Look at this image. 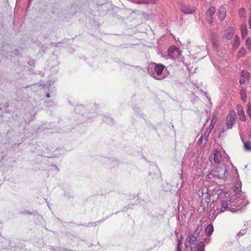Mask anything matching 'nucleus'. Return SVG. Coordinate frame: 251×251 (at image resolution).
Returning <instances> with one entry per match:
<instances>
[{
  "label": "nucleus",
  "mask_w": 251,
  "mask_h": 251,
  "mask_svg": "<svg viewBox=\"0 0 251 251\" xmlns=\"http://www.w3.org/2000/svg\"><path fill=\"white\" fill-rule=\"evenodd\" d=\"M246 44L248 49L251 50V39L249 37L247 38L246 40Z\"/></svg>",
  "instance_id": "22"
},
{
  "label": "nucleus",
  "mask_w": 251,
  "mask_h": 251,
  "mask_svg": "<svg viewBox=\"0 0 251 251\" xmlns=\"http://www.w3.org/2000/svg\"><path fill=\"white\" fill-rule=\"evenodd\" d=\"M241 182L237 181L232 192L226 194V200L221 201V212H224L227 209L231 211H236L248 204L245 195L241 191Z\"/></svg>",
  "instance_id": "1"
},
{
  "label": "nucleus",
  "mask_w": 251,
  "mask_h": 251,
  "mask_svg": "<svg viewBox=\"0 0 251 251\" xmlns=\"http://www.w3.org/2000/svg\"><path fill=\"white\" fill-rule=\"evenodd\" d=\"M176 51H178L177 49L175 46H171L168 50V56L171 59H174L173 53Z\"/></svg>",
  "instance_id": "13"
},
{
  "label": "nucleus",
  "mask_w": 251,
  "mask_h": 251,
  "mask_svg": "<svg viewBox=\"0 0 251 251\" xmlns=\"http://www.w3.org/2000/svg\"><path fill=\"white\" fill-rule=\"evenodd\" d=\"M216 12V8L214 6L209 7V9L206 12L207 17L212 16Z\"/></svg>",
  "instance_id": "15"
},
{
  "label": "nucleus",
  "mask_w": 251,
  "mask_h": 251,
  "mask_svg": "<svg viewBox=\"0 0 251 251\" xmlns=\"http://www.w3.org/2000/svg\"><path fill=\"white\" fill-rule=\"evenodd\" d=\"M244 147L246 151H249L251 150V148L249 147V144L248 143H244Z\"/></svg>",
  "instance_id": "26"
},
{
  "label": "nucleus",
  "mask_w": 251,
  "mask_h": 251,
  "mask_svg": "<svg viewBox=\"0 0 251 251\" xmlns=\"http://www.w3.org/2000/svg\"><path fill=\"white\" fill-rule=\"evenodd\" d=\"M201 230V228L199 226H198L197 228L196 229V232L199 234Z\"/></svg>",
  "instance_id": "29"
},
{
  "label": "nucleus",
  "mask_w": 251,
  "mask_h": 251,
  "mask_svg": "<svg viewBox=\"0 0 251 251\" xmlns=\"http://www.w3.org/2000/svg\"><path fill=\"white\" fill-rule=\"evenodd\" d=\"M210 240H211L210 237H208V238H205L204 241L206 244H208L210 242Z\"/></svg>",
  "instance_id": "30"
},
{
  "label": "nucleus",
  "mask_w": 251,
  "mask_h": 251,
  "mask_svg": "<svg viewBox=\"0 0 251 251\" xmlns=\"http://www.w3.org/2000/svg\"><path fill=\"white\" fill-rule=\"evenodd\" d=\"M239 82L241 84H244L246 82V79L244 78H242L239 81Z\"/></svg>",
  "instance_id": "32"
},
{
  "label": "nucleus",
  "mask_w": 251,
  "mask_h": 251,
  "mask_svg": "<svg viewBox=\"0 0 251 251\" xmlns=\"http://www.w3.org/2000/svg\"><path fill=\"white\" fill-rule=\"evenodd\" d=\"M242 251H247V250H245V249H243V250H242Z\"/></svg>",
  "instance_id": "35"
},
{
  "label": "nucleus",
  "mask_w": 251,
  "mask_h": 251,
  "mask_svg": "<svg viewBox=\"0 0 251 251\" xmlns=\"http://www.w3.org/2000/svg\"><path fill=\"white\" fill-rule=\"evenodd\" d=\"M180 241H178V244H177V248H176V251H181V250H180Z\"/></svg>",
  "instance_id": "31"
},
{
  "label": "nucleus",
  "mask_w": 251,
  "mask_h": 251,
  "mask_svg": "<svg viewBox=\"0 0 251 251\" xmlns=\"http://www.w3.org/2000/svg\"><path fill=\"white\" fill-rule=\"evenodd\" d=\"M217 119H218V117L217 116V113H214L213 117L212 118V120L211 121V123H210V126H212V128H213V125L216 123Z\"/></svg>",
  "instance_id": "20"
},
{
  "label": "nucleus",
  "mask_w": 251,
  "mask_h": 251,
  "mask_svg": "<svg viewBox=\"0 0 251 251\" xmlns=\"http://www.w3.org/2000/svg\"><path fill=\"white\" fill-rule=\"evenodd\" d=\"M240 45V38L238 36L235 38L234 43L233 44V49L236 50Z\"/></svg>",
  "instance_id": "17"
},
{
  "label": "nucleus",
  "mask_w": 251,
  "mask_h": 251,
  "mask_svg": "<svg viewBox=\"0 0 251 251\" xmlns=\"http://www.w3.org/2000/svg\"><path fill=\"white\" fill-rule=\"evenodd\" d=\"M237 113L240 120L242 121H245L246 120V116L244 114L243 107L240 105H237Z\"/></svg>",
  "instance_id": "10"
},
{
  "label": "nucleus",
  "mask_w": 251,
  "mask_h": 251,
  "mask_svg": "<svg viewBox=\"0 0 251 251\" xmlns=\"http://www.w3.org/2000/svg\"><path fill=\"white\" fill-rule=\"evenodd\" d=\"M210 132L211 129L210 128H207L205 129L204 133L201 136L198 142V144L199 145H204L205 144L208 139Z\"/></svg>",
  "instance_id": "6"
},
{
  "label": "nucleus",
  "mask_w": 251,
  "mask_h": 251,
  "mask_svg": "<svg viewBox=\"0 0 251 251\" xmlns=\"http://www.w3.org/2000/svg\"><path fill=\"white\" fill-rule=\"evenodd\" d=\"M249 76L250 74L248 72L246 71H242L241 73V76L243 77V78L245 79H249Z\"/></svg>",
  "instance_id": "21"
},
{
  "label": "nucleus",
  "mask_w": 251,
  "mask_h": 251,
  "mask_svg": "<svg viewBox=\"0 0 251 251\" xmlns=\"http://www.w3.org/2000/svg\"><path fill=\"white\" fill-rule=\"evenodd\" d=\"M218 13L220 19L223 20L226 16V8L225 6L223 5L220 7L218 11Z\"/></svg>",
  "instance_id": "12"
},
{
  "label": "nucleus",
  "mask_w": 251,
  "mask_h": 251,
  "mask_svg": "<svg viewBox=\"0 0 251 251\" xmlns=\"http://www.w3.org/2000/svg\"><path fill=\"white\" fill-rule=\"evenodd\" d=\"M245 10L244 8H241L239 10V14L240 18L244 17Z\"/></svg>",
  "instance_id": "24"
},
{
  "label": "nucleus",
  "mask_w": 251,
  "mask_h": 251,
  "mask_svg": "<svg viewBox=\"0 0 251 251\" xmlns=\"http://www.w3.org/2000/svg\"><path fill=\"white\" fill-rule=\"evenodd\" d=\"M228 175L226 166L224 164L218 165L214 170H211L207 175V178L211 180L212 178H218L225 179Z\"/></svg>",
  "instance_id": "2"
},
{
  "label": "nucleus",
  "mask_w": 251,
  "mask_h": 251,
  "mask_svg": "<svg viewBox=\"0 0 251 251\" xmlns=\"http://www.w3.org/2000/svg\"><path fill=\"white\" fill-rule=\"evenodd\" d=\"M240 95L241 100L243 101H246V100H247V94H246V91L244 89H242L240 90Z\"/></svg>",
  "instance_id": "18"
},
{
  "label": "nucleus",
  "mask_w": 251,
  "mask_h": 251,
  "mask_svg": "<svg viewBox=\"0 0 251 251\" xmlns=\"http://www.w3.org/2000/svg\"><path fill=\"white\" fill-rule=\"evenodd\" d=\"M199 195L201 197L202 199L206 201V199H209L210 194L207 187H203L199 191Z\"/></svg>",
  "instance_id": "8"
},
{
  "label": "nucleus",
  "mask_w": 251,
  "mask_h": 251,
  "mask_svg": "<svg viewBox=\"0 0 251 251\" xmlns=\"http://www.w3.org/2000/svg\"><path fill=\"white\" fill-rule=\"evenodd\" d=\"M154 64L155 65V67L154 68V73L152 75V76L156 79H160L161 78L157 77L154 75V74L156 73L158 76L160 75L164 70L165 66L161 64H157L154 63Z\"/></svg>",
  "instance_id": "7"
},
{
  "label": "nucleus",
  "mask_w": 251,
  "mask_h": 251,
  "mask_svg": "<svg viewBox=\"0 0 251 251\" xmlns=\"http://www.w3.org/2000/svg\"><path fill=\"white\" fill-rule=\"evenodd\" d=\"M214 155V160L215 163H217L218 165H220L221 164H224L222 162L223 158L221 153L218 151H215L213 153Z\"/></svg>",
  "instance_id": "9"
},
{
  "label": "nucleus",
  "mask_w": 251,
  "mask_h": 251,
  "mask_svg": "<svg viewBox=\"0 0 251 251\" xmlns=\"http://www.w3.org/2000/svg\"><path fill=\"white\" fill-rule=\"evenodd\" d=\"M196 236L194 235H189L185 242V246L186 248H192L193 245H196L197 251H205V245L201 241L196 244Z\"/></svg>",
  "instance_id": "3"
},
{
  "label": "nucleus",
  "mask_w": 251,
  "mask_h": 251,
  "mask_svg": "<svg viewBox=\"0 0 251 251\" xmlns=\"http://www.w3.org/2000/svg\"><path fill=\"white\" fill-rule=\"evenodd\" d=\"M207 21L208 23L212 24L213 22V18L212 16H208L207 18Z\"/></svg>",
  "instance_id": "28"
},
{
  "label": "nucleus",
  "mask_w": 251,
  "mask_h": 251,
  "mask_svg": "<svg viewBox=\"0 0 251 251\" xmlns=\"http://www.w3.org/2000/svg\"><path fill=\"white\" fill-rule=\"evenodd\" d=\"M146 4H154L156 3L155 0H146Z\"/></svg>",
  "instance_id": "25"
},
{
  "label": "nucleus",
  "mask_w": 251,
  "mask_h": 251,
  "mask_svg": "<svg viewBox=\"0 0 251 251\" xmlns=\"http://www.w3.org/2000/svg\"><path fill=\"white\" fill-rule=\"evenodd\" d=\"M246 50L244 48H242L238 51L237 53V57L240 58L245 55L246 54Z\"/></svg>",
  "instance_id": "19"
},
{
  "label": "nucleus",
  "mask_w": 251,
  "mask_h": 251,
  "mask_svg": "<svg viewBox=\"0 0 251 251\" xmlns=\"http://www.w3.org/2000/svg\"><path fill=\"white\" fill-rule=\"evenodd\" d=\"M180 10L185 14H192L195 11L196 8L189 3H184L181 5Z\"/></svg>",
  "instance_id": "5"
},
{
  "label": "nucleus",
  "mask_w": 251,
  "mask_h": 251,
  "mask_svg": "<svg viewBox=\"0 0 251 251\" xmlns=\"http://www.w3.org/2000/svg\"><path fill=\"white\" fill-rule=\"evenodd\" d=\"M234 32V30L232 27H228L225 31V36L226 38L227 39H231Z\"/></svg>",
  "instance_id": "11"
},
{
  "label": "nucleus",
  "mask_w": 251,
  "mask_h": 251,
  "mask_svg": "<svg viewBox=\"0 0 251 251\" xmlns=\"http://www.w3.org/2000/svg\"><path fill=\"white\" fill-rule=\"evenodd\" d=\"M47 97L48 98H50V94H47Z\"/></svg>",
  "instance_id": "34"
},
{
  "label": "nucleus",
  "mask_w": 251,
  "mask_h": 251,
  "mask_svg": "<svg viewBox=\"0 0 251 251\" xmlns=\"http://www.w3.org/2000/svg\"><path fill=\"white\" fill-rule=\"evenodd\" d=\"M248 108H247V114L250 118L251 119V104L249 103L248 104Z\"/></svg>",
  "instance_id": "23"
},
{
  "label": "nucleus",
  "mask_w": 251,
  "mask_h": 251,
  "mask_svg": "<svg viewBox=\"0 0 251 251\" xmlns=\"http://www.w3.org/2000/svg\"><path fill=\"white\" fill-rule=\"evenodd\" d=\"M136 3L138 4H146V0H139L135 2Z\"/></svg>",
  "instance_id": "27"
},
{
  "label": "nucleus",
  "mask_w": 251,
  "mask_h": 251,
  "mask_svg": "<svg viewBox=\"0 0 251 251\" xmlns=\"http://www.w3.org/2000/svg\"><path fill=\"white\" fill-rule=\"evenodd\" d=\"M213 230L214 228L212 225H208L205 229V233L208 237L212 234Z\"/></svg>",
  "instance_id": "14"
},
{
  "label": "nucleus",
  "mask_w": 251,
  "mask_h": 251,
  "mask_svg": "<svg viewBox=\"0 0 251 251\" xmlns=\"http://www.w3.org/2000/svg\"><path fill=\"white\" fill-rule=\"evenodd\" d=\"M236 117V115L235 112L234 111H230L227 116L226 120L227 129H230L232 128L233 125L235 123Z\"/></svg>",
  "instance_id": "4"
},
{
  "label": "nucleus",
  "mask_w": 251,
  "mask_h": 251,
  "mask_svg": "<svg viewBox=\"0 0 251 251\" xmlns=\"http://www.w3.org/2000/svg\"><path fill=\"white\" fill-rule=\"evenodd\" d=\"M249 28L250 29H251V14L250 15V17H249Z\"/></svg>",
  "instance_id": "33"
},
{
  "label": "nucleus",
  "mask_w": 251,
  "mask_h": 251,
  "mask_svg": "<svg viewBox=\"0 0 251 251\" xmlns=\"http://www.w3.org/2000/svg\"><path fill=\"white\" fill-rule=\"evenodd\" d=\"M242 37L245 38L247 34V27L246 25H242L241 27Z\"/></svg>",
  "instance_id": "16"
}]
</instances>
